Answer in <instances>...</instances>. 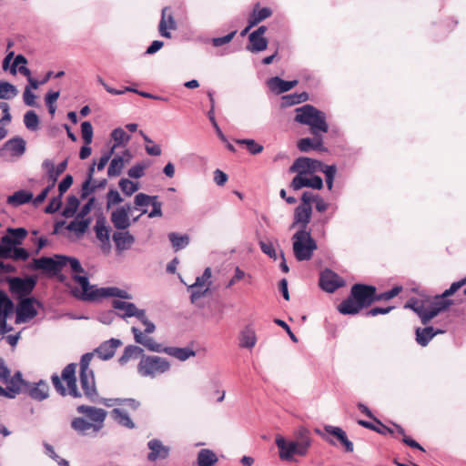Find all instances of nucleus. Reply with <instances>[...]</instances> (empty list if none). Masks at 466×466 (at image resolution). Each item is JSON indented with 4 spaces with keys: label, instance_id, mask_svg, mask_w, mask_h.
I'll return each mask as SVG.
<instances>
[{
    "label": "nucleus",
    "instance_id": "nucleus-52",
    "mask_svg": "<svg viewBox=\"0 0 466 466\" xmlns=\"http://www.w3.org/2000/svg\"><path fill=\"white\" fill-rule=\"evenodd\" d=\"M24 123L27 129L35 131L39 128V117L33 110L27 111L24 116Z\"/></svg>",
    "mask_w": 466,
    "mask_h": 466
},
{
    "label": "nucleus",
    "instance_id": "nucleus-58",
    "mask_svg": "<svg viewBox=\"0 0 466 466\" xmlns=\"http://www.w3.org/2000/svg\"><path fill=\"white\" fill-rule=\"evenodd\" d=\"M60 95L59 91H49L46 93L45 96V101L46 104V106L48 108V112L51 115H54L56 110V102L58 99Z\"/></svg>",
    "mask_w": 466,
    "mask_h": 466
},
{
    "label": "nucleus",
    "instance_id": "nucleus-64",
    "mask_svg": "<svg viewBox=\"0 0 466 466\" xmlns=\"http://www.w3.org/2000/svg\"><path fill=\"white\" fill-rule=\"evenodd\" d=\"M191 291V301L195 303L198 299L205 297L209 293L208 287L199 286L198 288H194V284L190 287Z\"/></svg>",
    "mask_w": 466,
    "mask_h": 466
},
{
    "label": "nucleus",
    "instance_id": "nucleus-36",
    "mask_svg": "<svg viewBox=\"0 0 466 466\" xmlns=\"http://www.w3.org/2000/svg\"><path fill=\"white\" fill-rule=\"evenodd\" d=\"M257 336L255 330L247 326L239 335V346L241 348L251 349L256 345Z\"/></svg>",
    "mask_w": 466,
    "mask_h": 466
},
{
    "label": "nucleus",
    "instance_id": "nucleus-61",
    "mask_svg": "<svg viewBox=\"0 0 466 466\" xmlns=\"http://www.w3.org/2000/svg\"><path fill=\"white\" fill-rule=\"evenodd\" d=\"M123 201L122 197L116 189L110 188L106 194V208L117 205Z\"/></svg>",
    "mask_w": 466,
    "mask_h": 466
},
{
    "label": "nucleus",
    "instance_id": "nucleus-18",
    "mask_svg": "<svg viewBox=\"0 0 466 466\" xmlns=\"http://www.w3.org/2000/svg\"><path fill=\"white\" fill-rule=\"evenodd\" d=\"M26 149V142L24 138L16 136L7 140L1 148V153L8 152L10 156L19 157Z\"/></svg>",
    "mask_w": 466,
    "mask_h": 466
},
{
    "label": "nucleus",
    "instance_id": "nucleus-4",
    "mask_svg": "<svg viewBox=\"0 0 466 466\" xmlns=\"http://www.w3.org/2000/svg\"><path fill=\"white\" fill-rule=\"evenodd\" d=\"M295 121L309 126L312 135L324 134L329 131L326 115L311 105L298 107Z\"/></svg>",
    "mask_w": 466,
    "mask_h": 466
},
{
    "label": "nucleus",
    "instance_id": "nucleus-59",
    "mask_svg": "<svg viewBox=\"0 0 466 466\" xmlns=\"http://www.w3.org/2000/svg\"><path fill=\"white\" fill-rule=\"evenodd\" d=\"M154 198H158L157 196H148L145 193H138L135 196L134 203L135 208L147 207L151 204Z\"/></svg>",
    "mask_w": 466,
    "mask_h": 466
},
{
    "label": "nucleus",
    "instance_id": "nucleus-12",
    "mask_svg": "<svg viewBox=\"0 0 466 466\" xmlns=\"http://www.w3.org/2000/svg\"><path fill=\"white\" fill-rule=\"evenodd\" d=\"M8 283L11 293L22 299L27 298L26 296L34 290L36 279L32 276L25 278L14 277L8 280Z\"/></svg>",
    "mask_w": 466,
    "mask_h": 466
},
{
    "label": "nucleus",
    "instance_id": "nucleus-10",
    "mask_svg": "<svg viewBox=\"0 0 466 466\" xmlns=\"http://www.w3.org/2000/svg\"><path fill=\"white\" fill-rule=\"evenodd\" d=\"M275 443L279 449V455L282 461H292L294 456L304 457L308 452L296 444L294 440L287 441L283 436L277 435Z\"/></svg>",
    "mask_w": 466,
    "mask_h": 466
},
{
    "label": "nucleus",
    "instance_id": "nucleus-43",
    "mask_svg": "<svg viewBox=\"0 0 466 466\" xmlns=\"http://www.w3.org/2000/svg\"><path fill=\"white\" fill-rule=\"evenodd\" d=\"M143 355V350L136 345H128L125 348L122 355L118 359L120 365L127 364L131 359H137Z\"/></svg>",
    "mask_w": 466,
    "mask_h": 466
},
{
    "label": "nucleus",
    "instance_id": "nucleus-44",
    "mask_svg": "<svg viewBox=\"0 0 466 466\" xmlns=\"http://www.w3.org/2000/svg\"><path fill=\"white\" fill-rule=\"evenodd\" d=\"M90 218L86 219H80L76 218V219L72 220L67 226L66 229L69 231H74L77 238L82 237L86 231L87 230L89 224H90Z\"/></svg>",
    "mask_w": 466,
    "mask_h": 466
},
{
    "label": "nucleus",
    "instance_id": "nucleus-50",
    "mask_svg": "<svg viewBox=\"0 0 466 466\" xmlns=\"http://www.w3.org/2000/svg\"><path fill=\"white\" fill-rule=\"evenodd\" d=\"M16 87L9 82L0 81V99H11L16 96Z\"/></svg>",
    "mask_w": 466,
    "mask_h": 466
},
{
    "label": "nucleus",
    "instance_id": "nucleus-14",
    "mask_svg": "<svg viewBox=\"0 0 466 466\" xmlns=\"http://www.w3.org/2000/svg\"><path fill=\"white\" fill-rule=\"evenodd\" d=\"M321 168H323V163L321 161L306 157H300L297 158L289 167V172L299 174H313L317 171H320Z\"/></svg>",
    "mask_w": 466,
    "mask_h": 466
},
{
    "label": "nucleus",
    "instance_id": "nucleus-55",
    "mask_svg": "<svg viewBox=\"0 0 466 466\" xmlns=\"http://www.w3.org/2000/svg\"><path fill=\"white\" fill-rule=\"evenodd\" d=\"M212 270L209 267L206 268L203 274L196 279L194 283V288H198L199 286L208 287V290L210 289V286L212 284L211 281Z\"/></svg>",
    "mask_w": 466,
    "mask_h": 466
},
{
    "label": "nucleus",
    "instance_id": "nucleus-40",
    "mask_svg": "<svg viewBox=\"0 0 466 466\" xmlns=\"http://www.w3.org/2000/svg\"><path fill=\"white\" fill-rule=\"evenodd\" d=\"M372 420L377 423V425L363 420H359L358 424L366 429L374 431L381 435L393 434V430L384 425L379 419L375 417Z\"/></svg>",
    "mask_w": 466,
    "mask_h": 466
},
{
    "label": "nucleus",
    "instance_id": "nucleus-3",
    "mask_svg": "<svg viewBox=\"0 0 466 466\" xmlns=\"http://www.w3.org/2000/svg\"><path fill=\"white\" fill-rule=\"evenodd\" d=\"M376 287L357 283L350 289V296L339 306L338 310L343 315H355L362 309H367L374 302Z\"/></svg>",
    "mask_w": 466,
    "mask_h": 466
},
{
    "label": "nucleus",
    "instance_id": "nucleus-33",
    "mask_svg": "<svg viewBox=\"0 0 466 466\" xmlns=\"http://www.w3.org/2000/svg\"><path fill=\"white\" fill-rule=\"evenodd\" d=\"M96 292H98L97 299L108 297H116L126 299H130L132 298L127 291L116 287L99 288Z\"/></svg>",
    "mask_w": 466,
    "mask_h": 466
},
{
    "label": "nucleus",
    "instance_id": "nucleus-5",
    "mask_svg": "<svg viewBox=\"0 0 466 466\" xmlns=\"http://www.w3.org/2000/svg\"><path fill=\"white\" fill-rule=\"evenodd\" d=\"M76 363H69L63 369L61 377L56 373L51 376L53 386L61 396L68 394L75 399L82 396L76 384Z\"/></svg>",
    "mask_w": 466,
    "mask_h": 466
},
{
    "label": "nucleus",
    "instance_id": "nucleus-17",
    "mask_svg": "<svg viewBox=\"0 0 466 466\" xmlns=\"http://www.w3.org/2000/svg\"><path fill=\"white\" fill-rule=\"evenodd\" d=\"M147 448L150 450L147 456L148 461L154 462L157 460H166L171 451L170 447L166 446L158 439H152L147 442Z\"/></svg>",
    "mask_w": 466,
    "mask_h": 466
},
{
    "label": "nucleus",
    "instance_id": "nucleus-56",
    "mask_svg": "<svg viewBox=\"0 0 466 466\" xmlns=\"http://www.w3.org/2000/svg\"><path fill=\"white\" fill-rule=\"evenodd\" d=\"M118 185L122 192L127 196H131L138 190V185L127 178H121Z\"/></svg>",
    "mask_w": 466,
    "mask_h": 466
},
{
    "label": "nucleus",
    "instance_id": "nucleus-42",
    "mask_svg": "<svg viewBox=\"0 0 466 466\" xmlns=\"http://www.w3.org/2000/svg\"><path fill=\"white\" fill-rule=\"evenodd\" d=\"M198 466H215L218 459L216 453L209 449H202L198 453Z\"/></svg>",
    "mask_w": 466,
    "mask_h": 466
},
{
    "label": "nucleus",
    "instance_id": "nucleus-13",
    "mask_svg": "<svg viewBox=\"0 0 466 466\" xmlns=\"http://www.w3.org/2000/svg\"><path fill=\"white\" fill-rule=\"evenodd\" d=\"M72 278L74 281L78 283L82 288V292H80L76 288L72 289L74 297L79 298L85 301H93L97 299L98 292H96V290L99 289V288L90 285L89 279L86 276H81L79 273H75Z\"/></svg>",
    "mask_w": 466,
    "mask_h": 466
},
{
    "label": "nucleus",
    "instance_id": "nucleus-9",
    "mask_svg": "<svg viewBox=\"0 0 466 466\" xmlns=\"http://www.w3.org/2000/svg\"><path fill=\"white\" fill-rule=\"evenodd\" d=\"M169 362L158 356H142L138 363V372L145 377H155L169 370Z\"/></svg>",
    "mask_w": 466,
    "mask_h": 466
},
{
    "label": "nucleus",
    "instance_id": "nucleus-22",
    "mask_svg": "<svg viewBox=\"0 0 466 466\" xmlns=\"http://www.w3.org/2000/svg\"><path fill=\"white\" fill-rule=\"evenodd\" d=\"M77 412L86 414L94 424L103 426V422L106 417V411L100 408L93 406L80 405L76 409Z\"/></svg>",
    "mask_w": 466,
    "mask_h": 466
},
{
    "label": "nucleus",
    "instance_id": "nucleus-20",
    "mask_svg": "<svg viewBox=\"0 0 466 466\" xmlns=\"http://www.w3.org/2000/svg\"><path fill=\"white\" fill-rule=\"evenodd\" d=\"M121 345L120 339L112 338L101 343L95 351L101 360H107L113 358L116 349Z\"/></svg>",
    "mask_w": 466,
    "mask_h": 466
},
{
    "label": "nucleus",
    "instance_id": "nucleus-1",
    "mask_svg": "<svg viewBox=\"0 0 466 466\" xmlns=\"http://www.w3.org/2000/svg\"><path fill=\"white\" fill-rule=\"evenodd\" d=\"M69 265L74 273H84L85 269L80 261L74 257L56 254L54 257H41L33 258L29 264L32 270H42L51 277H58L60 281L65 280V276L60 274L63 268Z\"/></svg>",
    "mask_w": 466,
    "mask_h": 466
},
{
    "label": "nucleus",
    "instance_id": "nucleus-63",
    "mask_svg": "<svg viewBox=\"0 0 466 466\" xmlns=\"http://www.w3.org/2000/svg\"><path fill=\"white\" fill-rule=\"evenodd\" d=\"M147 166L148 164L145 162L137 163L128 169L127 174L132 178H140L144 176V170Z\"/></svg>",
    "mask_w": 466,
    "mask_h": 466
},
{
    "label": "nucleus",
    "instance_id": "nucleus-2",
    "mask_svg": "<svg viewBox=\"0 0 466 466\" xmlns=\"http://www.w3.org/2000/svg\"><path fill=\"white\" fill-rule=\"evenodd\" d=\"M465 285L466 277L459 281L453 282L441 295L436 296L426 308L423 305H419L417 302L414 304L407 303L405 307L411 308L420 316L422 324L426 325L439 313L447 309L452 304V301L449 299L448 297L453 295Z\"/></svg>",
    "mask_w": 466,
    "mask_h": 466
},
{
    "label": "nucleus",
    "instance_id": "nucleus-29",
    "mask_svg": "<svg viewBox=\"0 0 466 466\" xmlns=\"http://www.w3.org/2000/svg\"><path fill=\"white\" fill-rule=\"evenodd\" d=\"M312 213L311 207H306L299 205L295 208L294 212V225L295 224H301L302 228L306 229L307 225L309 224L310 220Z\"/></svg>",
    "mask_w": 466,
    "mask_h": 466
},
{
    "label": "nucleus",
    "instance_id": "nucleus-35",
    "mask_svg": "<svg viewBox=\"0 0 466 466\" xmlns=\"http://www.w3.org/2000/svg\"><path fill=\"white\" fill-rule=\"evenodd\" d=\"M249 44L247 46V50L251 53H258L264 51L268 47V41L264 36H258L256 34L248 35Z\"/></svg>",
    "mask_w": 466,
    "mask_h": 466
},
{
    "label": "nucleus",
    "instance_id": "nucleus-11",
    "mask_svg": "<svg viewBox=\"0 0 466 466\" xmlns=\"http://www.w3.org/2000/svg\"><path fill=\"white\" fill-rule=\"evenodd\" d=\"M42 307V303L34 297L24 298L20 299L16 307L15 323H25L34 319L37 315V310L34 305Z\"/></svg>",
    "mask_w": 466,
    "mask_h": 466
},
{
    "label": "nucleus",
    "instance_id": "nucleus-6",
    "mask_svg": "<svg viewBox=\"0 0 466 466\" xmlns=\"http://www.w3.org/2000/svg\"><path fill=\"white\" fill-rule=\"evenodd\" d=\"M94 354L92 352H86L81 356L79 362V380L81 388L84 391L85 396L94 401L98 393L96 387L95 374L92 369H90V363Z\"/></svg>",
    "mask_w": 466,
    "mask_h": 466
},
{
    "label": "nucleus",
    "instance_id": "nucleus-48",
    "mask_svg": "<svg viewBox=\"0 0 466 466\" xmlns=\"http://www.w3.org/2000/svg\"><path fill=\"white\" fill-rule=\"evenodd\" d=\"M309 99V95L306 92L296 93L292 95H287L282 96V106H291L293 105L300 104L302 102H306Z\"/></svg>",
    "mask_w": 466,
    "mask_h": 466
},
{
    "label": "nucleus",
    "instance_id": "nucleus-8",
    "mask_svg": "<svg viewBox=\"0 0 466 466\" xmlns=\"http://www.w3.org/2000/svg\"><path fill=\"white\" fill-rule=\"evenodd\" d=\"M292 240L294 256L299 261L309 260L318 248L316 241L306 229L297 231Z\"/></svg>",
    "mask_w": 466,
    "mask_h": 466
},
{
    "label": "nucleus",
    "instance_id": "nucleus-46",
    "mask_svg": "<svg viewBox=\"0 0 466 466\" xmlns=\"http://www.w3.org/2000/svg\"><path fill=\"white\" fill-rule=\"evenodd\" d=\"M16 247L15 242L7 235L2 237L0 240V258H10V253H12Z\"/></svg>",
    "mask_w": 466,
    "mask_h": 466
},
{
    "label": "nucleus",
    "instance_id": "nucleus-24",
    "mask_svg": "<svg viewBox=\"0 0 466 466\" xmlns=\"http://www.w3.org/2000/svg\"><path fill=\"white\" fill-rule=\"evenodd\" d=\"M313 136V137H305L298 141L297 146L301 152L323 149V139L321 134H317Z\"/></svg>",
    "mask_w": 466,
    "mask_h": 466
},
{
    "label": "nucleus",
    "instance_id": "nucleus-19",
    "mask_svg": "<svg viewBox=\"0 0 466 466\" xmlns=\"http://www.w3.org/2000/svg\"><path fill=\"white\" fill-rule=\"evenodd\" d=\"M175 28V19L172 8L169 6L164 7L161 13V19L158 25V32L161 36L170 38L171 33L168 29Z\"/></svg>",
    "mask_w": 466,
    "mask_h": 466
},
{
    "label": "nucleus",
    "instance_id": "nucleus-49",
    "mask_svg": "<svg viewBox=\"0 0 466 466\" xmlns=\"http://www.w3.org/2000/svg\"><path fill=\"white\" fill-rule=\"evenodd\" d=\"M28 232L25 228H8L7 236L15 242L16 246H20L26 238Z\"/></svg>",
    "mask_w": 466,
    "mask_h": 466
},
{
    "label": "nucleus",
    "instance_id": "nucleus-28",
    "mask_svg": "<svg viewBox=\"0 0 466 466\" xmlns=\"http://www.w3.org/2000/svg\"><path fill=\"white\" fill-rule=\"evenodd\" d=\"M71 427L80 434L86 435L90 430L97 432L101 429V425L93 424L88 422L83 418H75L71 422Z\"/></svg>",
    "mask_w": 466,
    "mask_h": 466
},
{
    "label": "nucleus",
    "instance_id": "nucleus-21",
    "mask_svg": "<svg viewBox=\"0 0 466 466\" xmlns=\"http://www.w3.org/2000/svg\"><path fill=\"white\" fill-rule=\"evenodd\" d=\"M106 218L104 216H99L96 218V224L94 227V230L96 232V236L97 239L103 244V246H106V248H110V228L106 225Z\"/></svg>",
    "mask_w": 466,
    "mask_h": 466
},
{
    "label": "nucleus",
    "instance_id": "nucleus-60",
    "mask_svg": "<svg viewBox=\"0 0 466 466\" xmlns=\"http://www.w3.org/2000/svg\"><path fill=\"white\" fill-rule=\"evenodd\" d=\"M401 289H402L401 287L396 286L393 289H391L390 290H388V291H385V292H382L380 294H378L376 292V296H374V302L380 301V300H390V299H393L394 297H396L401 291Z\"/></svg>",
    "mask_w": 466,
    "mask_h": 466
},
{
    "label": "nucleus",
    "instance_id": "nucleus-23",
    "mask_svg": "<svg viewBox=\"0 0 466 466\" xmlns=\"http://www.w3.org/2000/svg\"><path fill=\"white\" fill-rule=\"evenodd\" d=\"M112 238L115 242L116 250L119 252L129 249L135 243L134 236L125 230L114 232Z\"/></svg>",
    "mask_w": 466,
    "mask_h": 466
},
{
    "label": "nucleus",
    "instance_id": "nucleus-26",
    "mask_svg": "<svg viewBox=\"0 0 466 466\" xmlns=\"http://www.w3.org/2000/svg\"><path fill=\"white\" fill-rule=\"evenodd\" d=\"M110 219L117 230H126L131 225L129 215L122 208H116L112 211Z\"/></svg>",
    "mask_w": 466,
    "mask_h": 466
},
{
    "label": "nucleus",
    "instance_id": "nucleus-32",
    "mask_svg": "<svg viewBox=\"0 0 466 466\" xmlns=\"http://www.w3.org/2000/svg\"><path fill=\"white\" fill-rule=\"evenodd\" d=\"M33 199V194L30 191L20 189L13 195L8 196L7 203L14 207H18L30 202Z\"/></svg>",
    "mask_w": 466,
    "mask_h": 466
},
{
    "label": "nucleus",
    "instance_id": "nucleus-39",
    "mask_svg": "<svg viewBox=\"0 0 466 466\" xmlns=\"http://www.w3.org/2000/svg\"><path fill=\"white\" fill-rule=\"evenodd\" d=\"M6 382L9 383L7 389L11 399L15 398L20 393L22 385L25 384L20 371L15 372Z\"/></svg>",
    "mask_w": 466,
    "mask_h": 466
},
{
    "label": "nucleus",
    "instance_id": "nucleus-16",
    "mask_svg": "<svg viewBox=\"0 0 466 466\" xmlns=\"http://www.w3.org/2000/svg\"><path fill=\"white\" fill-rule=\"evenodd\" d=\"M307 175L297 173L290 183V187L294 190H299L304 187L314 189H321L323 187V181L320 177L312 176L311 177H307Z\"/></svg>",
    "mask_w": 466,
    "mask_h": 466
},
{
    "label": "nucleus",
    "instance_id": "nucleus-7",
    "mask_svg": "<svg viewBox=\"0 0 466 466\" xmlns=\"http://www.w3.org/2000/svg\"><path fill=\"white\" fill-rule=\"evenodd\" d=\"M145 325L144 331H141L137 327H132L131 331L134 335V339L137 344L143 345L147 350L153 352H166L170 356L175 357V347H163L161 344L156 342L153 338L148 337L147 334H151L155 331L156 326L148 319L146 322L142 323Z\"/></svg>",
    "mask_w": 466,
    "mask_h": 466
},
{
    "label": "nucleus",
    "instance_id": "nucleus-27",
    "mask_svg": "<svg viewBox=\"0 0 466 466\" xmlns=\"http://www.w3.org/2000/svg\"><path fill=\"white\" fill-rule=\"evenodd\" d=\"M325 431L334 436L344 447L345 451H353V443L348 439L345 431L342 429L329 425L325 427Z\"/></svg>",
    "mask_w": 466,
    "mask_h": 466
},
{
    "label": "nucleus",
    "instance_id": "nucleus-41",
    "mask_svg": "<svg viewBox=\"0 0 466 466\" xmlns=\"http://www.w3.org/2000/svg\"><path fill=\"white\" fill-rule=\"evenodd\" d=\"M441 332V330L434 331L432 327H426L424 329L418 328L416 329V341L420 346L425 347L436 334Z\"/></svg>",
    "mask_w": 466,
    "mask_h": 466
},
{
    "label": "nucleus",
    "instance_id": "nucleus-30",
    "mask_svg": "<svg viewBox=\"0 0 466 466\" xmlns=\"http://www.w3.org/2000/svg\"><path fill=\"white\" fill-rule=\"evenodd\" d=\"M293 440L296 441V444H298V446H300L303 450L309 452V450L311 447L312 440L310 436V431L308 429L304 427L298 429L294 432Z\"/></svg>",
    "mask_w": 466,
    "mask_h": 466
},
{
    "label": "nucleus",
    "instance_id": "nucleus-51",
    "mask_svg": "<svg viewBox=\"0 0 466 466\" xmlns=\"http://www.w3.org/2000/svg\"><path fill=\"white\" fill-rule=\"evenodd\" d=\"M80 204L79 199L75 196L71 195L67 198L66 205L62 212V215L66 218L73 217Z\"/></svg>",
    "mask_w": 466,
    "mask_h": 466
},
{
    "label": "nucleus",
    "instance_id": "nucleus-38",
    "mask_svg": "<svg viewBox=\"0 0 466 466\" xmlns=\"http://www.w3.org/2000/svg\"><path fill=\"white\" fill-rule=\"evenodd\" d=\"M112 307L116 310V315L122 319L130 318L135 309V304L118 299L112 301Z\"/></svg>",
    "mask_w": 466,
    "mask_h": 466
},
{
    "label": "nucleus",
    "instance_id": "nucleus-47",
    "mask_svg": "<svg viewBox=\"0 0 466 466\" xmlns=\"http://www.w3.org/2000/svg\"><path fill=\"white\" fill-rule=\"evenodd\" d=\"M125 166V159L121 156H116L111 160L107 168V175L110 177H117L121 174Z\"/></svg>",
    "mask_w": 466,
    "mask_h": 466
},
{
    "label": "nucleus",
    "instance_id": "nucleus-62",
    "mask_svg": "<svg viewBox=\"0 0 466 466\" xmlns=\"http://www.w3.org/2000/svg\"><path fill=\"white\" fill-rule=\"evenodd\" d=\"M81 133L85 144L89 145L93 139V127L90 122L84 121L81 124Z\"/></svg>",
    "mask_w": 466,
    "mask_h": 466
},
{
    "label": "nucleus",
    "instance_id": "nucleus-53",
    "mask_svg": "<svg viewBox=\"0 0 466 466\" xmlns=\"http://www.w3.org/2000/svg\"><path fill=\"white\" fill-rule=\"evenodd\" d=\"M14 303L10 299V298L4 292L0 290V317L1 316H8V314L13 310Z\"/></svg>",
    "mask_w": 466,
    "mask_h": 466
},
{
    "label": "nucleus",
    "instance_id": "nucleus-45",
    "mask_svg": "<svg viewBox=\"0 0 466 466\" xmlns=\"http://www.w3.org/2000/svg\"><path fill=\"white\" fill-rule=\"evenodd\" d=\"M111 138L115 142L114 146L111 148L114 151L115 148L118 147L126 146L130 139V136L127 135L123 128L116 127L111 132Z\"/></svg>",
    "mask_w": 466,
    "mask_h": 466
},
{
    "label": "nucleus",
    "instance_id": "nucleus-34",
    "mask_svg": "<svg viewBox=\"0 0 466 466\" xmlns=\"http://www.w3.org/2000/svg\"><path fill=\"white\" fill-rule=\"evenodd\" d=\"M48 384L41 380L29 390V396L34 400L41 401L48 397Z\"/></svg>",
    "mask_w": 466,
    "mask_h": 466
},
{
    "label": "nucleus",
    "instance_id": "nucleus-54",
    "mask_svg": "<svg viewBox=\"0 0 466 466\" xmlns=\"http://www.w3.org/2000/svg\"><path fill=\"white\" fill-rule=\"evenodd\" d=\"M236 142L239 145H244L252 155H258L263 151V146L257 143L254 139H238Z\"/></svg>",
    "mask_w": 466,
    "mask_h": 466
},
{
    "label": "nucleus",
    "instance_id": "nucleus-37",
    "mask_svg": "<svg viewBox=\"0 0 466 466\" xmlns=\"http://www.w3.org/2000/svg\"><path fill=\"white\" fill-rule=\"evenodd\" d=\"M111 417L116 421L119 425L124 426L127 429H134L135 423L130 419L128 413L119 408H115L111 410Z\"/></svg>",
    "mask_w": 466,
    "mask_h": 466
},
{
    "label": "nucleus",
    "instance_id": "nucleus-15",
    "mask_svg": "<svg viewBox=\"0 0 466 466\" xmlns=\"http://www.w3.org/2000/svg\"><path fill=\"white\" fill-rule=\"evenodd\" d=\"M319 285L324 291L333 293L344 286V280L334 271L326 268L320 274Z\"/></svg>",
    "mask_w": 466,
    "mask_h": 466
},
{
    "label": "nucleus",
    "instance_id": "nucleus-25",
    "mask_svg": "<svg viewBox=\"0 0 466 466\" xmlns=\"http://www.w3.org/2000/svg\"><path fill=\"white\" fill-rule=\"evenodd\" d=\"M298 85V80L286 81L279 76L271 77L268 81V86L271 91L281 94L287 92Z\"/></svg>",
    "mask_w": 466,
    "mask_h": 466
},
{
    "label": "nucleus",
    "instance_id": "nucleus-31",
    "mask_svg": "<svg viewBox=\"0 0 466 466\" xmlns=\"http://www.w3.org/2000/svg\"><path fill=\"white\" fill-rule=\"evenodd\" d=\"M272 11L268 7H263L259 8V5L257 4L254 6L253 12L248 17V23L250 24V26H255L258 23L262 22L263 20L268 18L271 16Z\"/></svg>",
    "mask_w": 466,
    "mask_h": 466
},
{
    "label": "nucleus",
    "instance_id": "nucleus-57",
    "mask_svg": "<svg viewBox=\"0 0 466 466\" xmlns=\"http://www.w3.org/2000/svg\"><path fill=\"white\" fill-rule=\"evenodd\" d=\"M326 176V184L329 190L332 189L334 177L337 172V167L335 165L328 166L323 164V168L320 169Z\"/></svg>",
    "mask_w": 466,
    "mask_h": 466
}]
</instances>
